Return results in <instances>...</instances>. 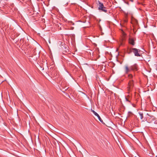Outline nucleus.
I'll list each match as a JSON object with an SVG mask.
<instances>
[{
  "mask_svg": "<svg viewBox=\"0 0 157 157\" xmlns=\"http://www.w3.org/2000/svg\"><path fill=\"white\" fill-rule=\"evenodd\" d=\"M133 87V81L130 80L129 81L128 85V91H130Z\"/></svg>",
  "mask_w": 157,
  "mask_h": 157,
  "instance_id": "obj_3",
  "label": "nucleus"
},
{
  "mask_svg": "<svg viewBox=\"0 0 157 157\" xmlns=\"http://www.w3.org/2000/svg\"><path fill=\"white\" fill-rule=\"evenodd\" d=\"M99 119V120L101 121V122H102V119H101V118L100 117L99 115H98V116H97Z\"/></svg>",
  "mask_w": 157,
  "mask_h": 157,
  "instance_id": "obj_9",
  "label": "nucleus"
},
{
  "mask_svg": "<svg viewBox=\"0 0 157 157\" xmlns=\"http://www.w3.org/2000/svg\"><path fill=\"white\" fill-rule=\"evenodd\" d=\"M134 40L133 38H130L129 40V43L132 45H134L135 43L134 42Z\"/></svg>",
  "mask_w": 157,
  "mask_h": 157,
  "instance_id": "obj_6",
  "label": "nucleus"
},
{
  "mask_svg": "<svg viewBox=\"0 0 157 157\" xmlns=\"http://www.w3.org/2000/svg\"><path fill=\"white\" fill-rule=\"evenodd\" d=\"M64 51H63V53H64Z\"/></svg>",
  "mask_w": 157,
  "mask_h": 157,
  "instance_id": "obj_21",
  "label": "nucleus"
},
{
  "mask_svg": "<svg viewBox=\"0 0 157 157\" xmlns=\"http://www.w3.org/2000/svg\"><path fill=\"white\" fill-rule=\"evenodd\" d=\"M120 42H121V45H122L123 44V40H121Z\"/></svg>",
  "mask_w": 157,
  "mask_h": 157,
  "instance_id": "obj_13",
  "label": "nucleus"
},
{
  "mask_svg": "<svg viewBox=\"0 0 157 157\" xmlns=\"http://www.w3.org/2000/svg\"><path fill=\"white\" fill-rule=\"evenodd\" d=\"M91 111L96 116H98V114L94 110L91 109Z\"/></svg>",
  "mask_w": 157,
  "mask_h": 157,
  "instance_id": "obj_7",
  "label": "nucleus"
},
{
  "mask_svg": "<svg viewBox=\"0 0 157 157\" xmlns=\"http://www.w3.org/2000/svg\"><path fill=\"white\" fill-rule=\"evenodd\" d=\"M131 70H138V66L136 64H135L134 65L131 66Z\"/></svg>",
  "mask_w": 157,
  "mask_h": 157,
  "instance_id": "obj_5",
  "label": "nucleus"
},
{
  "mask_svg": "<svg viewBox=\"0 0 157 157\" xmlns=\"http://www.w3.org/2000/svg\"><path fill=\"white\" fill-rule=\"evenodd\" d=\"M139 114L140 117L141 119H142L143 118V113H139Z\"/></svg>",
  "mask_w": 157,
  "mask_h": 157,
  "instance_id": "obj_8",
  "label": "nucleus"
},
{
  "mask_svg": "<svg viewBox=\"0 0 157 157\" xmlns=\"http://www.w3.org/2000/svg\"><path fill=\"white\" fill-rule=\"evenodd\" d=\"M151 118H152V119H154V116H151Z\"/></svg>",
  "mask_w": 157,
  "mask_h": 157,
  "instance_id": "obj_15",
  "label": "nucleus"
},
{
  "mask_svg": "<svg viewBox=\"0 0 157 157\" xmlns=\"http://www.w3.org/2000/svg\"><path fill=\"white\" fill-rule=\"evenodd\" d=\"M132 49H136V48H132Z\"/></svg>",
  "mask_w": 157,
  "mask_h": 157,
  "instance_id": "obj_18",
  "label": "nucleus"
},
{
  "mask_svg": "<svg viewBox=\"0 0 157 157\" xmlns=\"http://www.w3.org/2000/svg\"><path fill=\"white\" fill-rule=\"evenodd\" d=\"M131 71V67H128L127 65H125L124 67V71L126 73H128V72Z\"/></svg>",
  "mask_w": 157,
  "mask_h": 157,
  "instance_id": "obj_4",
  "label": "nucleus"
},
{
  "mask_svg": "<svg viewBox=\"0 0 157 157\" xmlns=\"http://www.w3.org/2000/svg\"><path fill=\"white\" fill-rule=\"evenodd\" d=\"M132 52L137 56H140L142 54V52L140 50H133Z\"/></svg>",
  "mask_w": 157,
  "mask_h": 157,
  "instance_id": "obj_2",
  "label": "nucleus"
},
{
  "mask_svg": "<svg viewBox=\"0 0 157 157\" xmlns=\"http://www.w3.org/2000/svg\"><path fill=\"white\" fill-rule=\"evenodd\" d=\"M154 123L155 124H157V121H154Z\"/></svg>",
  "mask_w": 157,
  "mask_h": 157,
  "instance_id": "obj_14",
  "label": "nucleus"
},
{
  "mask_svg": "<svg viewBox=\"0 0 157 157\" xmlns=\"http://www.w3.org/2000/svg\"><path fill=\"white\" fill-rule=\"evenodd\" d=\"M36 46H37V48H40L41 47L38 44H36Z\"/></svg>",
  "mask_w": 157,
  "mask_h": 157,
  "instance_id": "obj_10",
  "label": "nucleus"
},
{
  "mask_svg": "<svg viewBox=\"0 0 157 157\" xmlns=\"http://www.w3.org/2000/svg\"><path fill=\"white\" fill-rule=\"evenodd\" d=\"M98 9L99 10H101L102 11L105 12H107V10H106L105 7L104 6L103 4L99 1H98Z\"/></svg>",
  "mask_w": 157,
  "mask_h": 157,
  "instance_id": "obj_1",
  "label": "nucleus"
},
{
  "mask_svg": "<svg viewBox=\"0 0 157 157\" xmlns=\"http://www.w3.org/2000/svg\"><path fill=\"white\" fill-rule=\"evenodd\" d=\"M64 51H63V53H64Z\"/></svg>",
  "mask_w": 157,
  "mask_h": 157,
  "instance_id": "obj_20",
  "label": "nucleus"
},
{
  "mask_svg": "<svg viewBox=\"0 0 157 157\" xmlns=\"http://www.w3.org/2000/svg\"><path fill=\"white\" fill-rule=\"evenodd\" d=\"M67 51H68V52H69V50H68V49H67Z\"/></svg>",
  "mask_w": 157,
  "mask_h": 157,
  "instance_id": "obj_17",
  "label": "nucleus"
},
{
  "mask_svg": "<svg viewBox=\"0 0 157 157\" xmlns=\"http://www.w3.org/2000/svg\"><path fill=\"white\" fill-rule=\"evenodd\" d=\"M65 51L66 52H67V51Z\"/></svg>",
  "mask_w": 157,
  "mask_h": 157,
  "instance_id": "obj_19",
  "label": "nucleus"
},
{
  "mask_svg": "<svg viewBox=\"0 0 157 157\" xmlns=\"http://www.w3.org/2000/svg\"><path fill=\"white\" fill-rule=\"evenodd\" d=\"M128 77L129 78H131L132 77V74L128 75Z\"/></svg>",
  "mask_w": 157,
  "mask_h": 157,
  "instance_id": "obj_11",
  "label": "nucleus"
},
{
  "mask_svg": "<svg viewBox=\"0 0 157 157\" xmlns=\"http://www.w3.org/2000/svg\"><path fill=\"white\" fill-rule=\"evenodd\" d=\"M125 99L126 101H128V102H130V101L128 100V98H127L125 97Z\"/></svg>",
  "mask_w": 157,
  "mask_h": 157,
  "instance_id": "obj_12",
  "label": "nucleus"
},
{
  "mask_svg": "<svg viewBox=\"0 0 157 157\" xmlns=\"http://www.w3.org/2000/svg\"><path fill=\"white\" fill-rule=\"evenodd\" d=\"M147 115H148V116H149V114H148V113H147Z\"/></svg>",
  "mask_w": 157,
  "mask_h": 157,
  "instance_id": "obj_16",
  "label": "nucleus"
}]
</instances>
